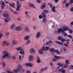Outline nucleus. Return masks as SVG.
I'll return each instance as SVG.
<instances>
[{
  "instance_id": "f257e3e1",
  "label": "nucleus",
  "mask_w": 73,
  "mask_h": 73,
  "mask_svg": "<svg viewBox=\"0 0 73 73\" xmlns=\"http://www.w3.org/2000/svg\"><path fill=\"white\" fill-rule=\"evenodd\" d=\"M63 28H64L62 29V31H61V32L62 33L65 32V31H69V28L67 27L66 26H63Z\"/></svg>"
},
{
  "instance_id": "f03ea898",
  "label": "nucleus",
  "mask_w": 73,
  "mask_h": 73,
  "mask_svg": "<svg viewBox=\"0 0 73 73\" xmlns=\"http://www.w3.org/2000/svg\"><path fill=\"white\" fill-rule=\"evenodd\" d=\"M17 7L16 8V10L17 11H19V9H20V8L21 7V5L19 4V1H17Z\"/></svg>"
},
{
  "instance_id": "7ed1b4c3",
  "label": "nucleus",
  "mask_w": 73,
  "mask_h": 73,
  "mask_svg": "<svg viewBox=\"0 0 73 73\" xmlns=\"http://www.w3.org/2000/svg\"><path fill=\"white\" fill-rule=\"evenodd\" d=\"M3 54H4L3 56L2 57V58H4L5 57H7L9 55V54L8 53V52L6 51H4L2 52Z\"/></svg>"
},
{
  "instance_id": "20e7f679",
  "label": "nucleus",
  "mask_w": 73,
  "mask_h": 73,
  "mask_svg": "<svg viewBox=\"0 0 73 73\" xmlns=\"http://www.w3.org/2000/svg\"><path fill=\"white\" fill-rule=\"evenodd\" d=\"M3 16L4 17H9V14L7 13V11H4L3 12Z\"/></svg>"
},
{
  "instance_id": "39448f33",
  "label": "nucleus",
  "mask_w": 73,
  "mask_h": 73,
  "mask_svg": "<svg viewBox=\"0 0 73 73\" xmlns=\"http://www.w3.org/2000/svg\"><path fill=\"white\" fill-rule=\"evenodd\" d=\"M54 58L52 59V60L53 61H57L58 59H60L61 57L56 55L54 56ZM58 58V59H57Z\"/></svg>"
},
{
  "instance_id": "423d86ee",
  "label": "nucleus",
  "mask_w": 73,
  "mask_h": 73,
  "mask_svg": "<svg viewBox=\"0 0 73 73\" xmlns=\"http://www.w3.org/2000/svg\"><path fill=\"white\" fill-rule=\"evenodd\" d=\"M22 66L21 65H19L17 68L18 72H20L21 70V69H22Z\"/></svg>"
},
{
  "instance_id": "0eeeda50",
  "label": "nucleus",
  "mask_w": 73,
  "mask_h": 73,
  "mask_svg": "<svg viewBox=\"0 0 73 73\" xmlns=\"http://www.w3.org/2000/svg\"><path fill=\"white\" fill-rule=\"evenodd\" d=\"M23 29V28L21 26H18L15 28V30L17 31H20Z\"/></svg>"
},
{
  "instance_id": "6e6552de",
  "label": "nucleus",
  "mask_w": 73,
  "mask_h": 73,
  "mask_svg": "<svg viewBox=\"0 0 73 73\" xmlns=\"http://www.w3.org/2000/svg\"><path fill=\"white\" fill-rule=\"evenodd\" d=\"M50 48L49 46H46L45 47L44 46V45L42 47V49H43L44 50V51H46L50 49Z\"/></svg>"
},
{
  "instance_id": "1a4fd4ad",
  "label": "nucleus",
  "mask_w": 73,
  "mask_h": 73,
  "mask_svg": "<svg viewBox=\"0 0 73 73\" xmlns=\"http://www.w3.org/2000/svg\"><path fill=\"white\" fill-rule=\"evenodd\" d=\"M9 45V44L6 41H4L2 43V46H8Z\"/></svg>"
},
{
  "instance_id": "9d476101",
  "label": "nucleus",
  "mask_w": 73,
  "mask_h": 73,
  "mask_svg": "<svg viewBox=\"0 0 73 73\" xmlns=\"http://www.w3.org/2000/svg\"><path fill=\"white\" fill-rule=\"evenodd\" d=\"M25 65L26 66H29L30 68H31L33 66V64L31 63H26Z\"/></svg>"
},
{
  "instance_id": "9b49d317",
  "label": "nucleus",
  "mask_w": 73,
  "mask_h": 73,
  "mask_svg": "<svg viewBox=\"0 0 73 73\" xmlns=\"http://www.w3.org/2000/svg\"><path fill=\"white\" fill-rule=\"evenodd\" d=\"M41 35V33L40 32H39L37 33H36V38H38L39 37H40V35Z\"/></svg>"
},
{
  "instance_id": "f8f14e48",
  "label": "nucleus",
  "mask_w": 73,
  "mask_h": 73,
  "mask_svg": "<svg viewBox=\"0 0 73 73\" xmlns=\"http://www.w3.org/2000/svg\"><path fill=\"white\" fill-rule=\"evenodd\" d=\"M38 52L40 54H42L44 53V49L42 48L38 50Z\"/></svg>"
},
{
  "instance_id": "ddd939ff",
  "label": "nucleus",
  "mask_w": 73,
  "mask_h": 73,
  "mask_svg": "<svg viewBox=\"0 0 73 73\" xmlns=\"http://www.w3.org/2000/svg\"><path fill=\"white\" fill-rule=\"evenodd\" d=\"M5 3L4 2L2 1H1V8L2 9H4V7H5Z\"/></svg>"
},
{
  "instance_id": "4468645a",
  "label": "nucleus",
  "mask_w": 73,
  "mask_h": 73,
  "mask_svg": "<svg viewBox=\"0 0 73 73\" xmlns=\"http://www.w3.org/2000/svg\"><path fill=\"white\" fill-rule=\"evenodd\" d=\"M9 20H10V18H9V17H7L5 19V23H8V22L9 21Z\"/></svg>"
},
{
  "instance_id": "2eb2a0df",
  "label": "nucleus",
  "mask_w": 73,
  "mask_h": 73,
  "mask_svg": "<svg viewBox=\"0 0 73 73\" xmlns=\"http://www.w3.org/2000/svg\"><path fill=\"white\" fill-rule=\"evenodd\" d=\"M30 52L31 54H33L35 53V50L33 48H31L30 50Z\"/></svg>"
},
{
  "instance_id": "dca6fc26",
  "label": "nucleus",
  "mask_w": 73,
  "mask_h": 73,
  "mask_svg": "<svg viewBox=\"0 0 73 73\" xmlns=\"http://www.w3.org/2000/svg\"><path fill=\"white\" fill-rule=\"evenodd\" d=\"M30 38V36L29 35H27L25 36L24 40H28Z\"/></svg>"
},
{
  "instance_id": "f3484780",
  "label": "nucleus",
  "mask_w": 73,
  "mask_h": 73,
  "mask_svg": "<svg viewBox=\"0 0 73 73\" xmlns=\"http://www.w3.org/2000/svg\"><path fill=\"white\" fill-rule=\"evenodd\" d=\"M33 60V56L32 55H30L29 57V61H32Z\"/></svg>"
},
{
  "instance_id": "a211bd4d",
  "label": "nucleus",
  "mask_w": 73,
  "mask_h": 73,
  "mask_svg": "<svg viewBox=\"0 0 73 73\" xmlns=\"http://www.w3.org/2000/svg\"><path fill=\"white\" fill-rule=\"evenodd\" d=\"M16 50L17 51H21L22 50V47H19L16 48Z\"/></svg>"
},
{
  "instance_id": "6ab92c4d",
  "label": "nucleus",
  "mask_w": 73,
  "mask_h": 73,
  "mask_svg": "<svg viewBox=\"0 0 73 73\" xmlns=\"http://www.w3.org/2000/svg\"><path fill=\"white\" fill-rule=\"evenodd\" d=\"M12 43L13 44H14L15 45L16 44H17V41L15 39H14L12 41Z\"/></svg>"
},
{
  "instance_id": "aec40b11",
  "label": "nucleus",
  "mask_w": 73,
  "mask_h": 73,
  "mask_svg": "<svg viewBox=\"0 0 73 73\" xmlns=\"http://www.w3.org/2000/svg\"><path fill=\"white\" fill-rule=\"evenodd\" d=\"M55 42H56V43L57 44H59V45H64V44L63 43L61 42H60L59 41H56Z\"/></svg>"
},
{
  "instance_id": "412c9836",
  "label": "nucleus",
  "mask_w": 73,
  "mask_h": 73,
  "mask_svg": "<svg viewBox=\"0 0 73 73\" xmlns=\"http://www.w3.org/2000/svg\"><path fill=\"white\" fill-rule=\"evenodd\" d=\"M16 27V25L15 24H13L11 26V29H13L14 28H15Z\"/></svg>"
},
{
  "instance_id": "4be33fe9",
  "label": "nucleus",
  "mask_w": 73,
  "mask_h": 73,
  "mask_svg": "<svg viewBox=\"0 0 73 73\" xmlns=\"http://www.w3.org/2000/svg\"><path fill=\"white\" fill-rule=\"evenodd\" d=\"M37 63H40L41 62V60H40V58L38 56H37Z\"/></svg>"
},
{
  "instance_id": "5701e85b",
  "label": "nucleus",
  "mask_w": 73,
  "mask_h": 73,
  "mask_svg": "<svg viewBox=\"0 0 73 73\" xmlns=\"http://www.w3.org/2000/svg\"><path fill=\"white\" fill-rule=\"evenodd\" d=\"M25 31L26 32H29V29L28 27H26L25 29Z\"/></svg>"
},
{
  "instance_id": "b1692460",
  "label": "nucleus",
  "mask_w": 73,
  "mask_h": 73,
  "mask_svg": "<svg viewBox=\"0 0 73 73\" xmlns=\"http://www.w3.org/2000/svg\"><path fill=\"white\" fill-rule=\"evenodd\" d=\"M20 54H24V53H25V52L24 51V50H22L20 52Z\"/></svg>"
},
{
  "instance_id": "393cba45",
  "label": "nucleus",
  "mask_w": 73,
  "mask_h": 73,
  "mask_svg": "<svg viewBox=\"0 0 73 73\" xmlns=\"http://www.w3.org/2000/svg\"><path fill=\"white\" fill-rule=\"evenodd\" d=\"M54 51H55V50L53 48H51L50 49V51L51 53H54Z\"/></svg>"
},
{
  "instance_id": "a878e982",
  "label": "nucleus",
  "mask_w": 73,
  "mask_h": 73,
  "mask_svg": "<svg viewBox=\"0 0 73 73\" xmlns=\"http://www.w3.org/2000/svg\"><path fill=\"white\" fill-rule=\"evenodd\" d=\"M31 42V40H28L26 42V44L28 45V44H29Z\"/></svg>"
},
{
  "instance_id": "bb28decb",
  "label": "nucleus",
  "mask_w": 73,
  "mask_h": 73,
  "mask_svg": "<svg viewBox=\"0 0 73 73\" xmlns=\"http://www.w3.org/2000/svg\"><path fill=\"white\" fill-rule=\"evenodd\" d=\"M42 14L43 17V18L45 19V18L46 17V15L44 13H42Z\"/></svg>"
},
{
  "instance_id": "cd10ccee",
  "label": "nucleus",
  "mask_w": 73,
  "mask_h": 73,
  "mask_svg": "<svg viewBox=\"0 0 73 73\" xmlns=\"http://www.w3.org/2000/svg\"><path fill=\"white\" fill-rule=\"evenodd\" d=\"M52 12H55V6H53L52 7Z\"/></svg>"
},
{
  "instance_id": "c85d7f7f",
  "label": "nucleus",
  "mask_w": 73,
  "mask_h": 73,
  "mask_svg": "<svg viewBox=\"0 0 73 73\" xmlns=\"http://www.w3.org/2000/svg\"><path fill=\"white\" fill-rule=\"evenodd\" d=\"M45 7V4H44L42 5L41 6V9H44V8Z\"/></svg>"
},
{
  "instance_id": "c756f323",
  "label": "nucleus",
  "mask_w": 73,
  "mask_h": 73,
  "mask_svg": "<svg viewBox=\"0 0 73 73\" xmlns=\"http://www.w3.org/2000/svg\"><path fill=\"white\" fill-rule=\"evenodd\" d=\"M62 36H59L57 38L58 40H62Z\"/></svg>"
},
{
  "instance_id": "7c9ffc66",
  "label": "nucleus",
  "mask_w": 73,
  "mask_h": 73,
  "mask_svg": "<svg viewBox=\"0 0 73 73\" xmlns=\"http://www.w3.org/2000/svg\"><path fill=\"white\" fill-rule=\"evenodd\" d=\"M55 52L56 53H57V54H60V52L58 51V50H55Z\"/></svg>"
},
{
  "instance_id": "2f4dec72",
  "label": "nucleus",
  "mask_w": 73,
  "mask_h": 73,
  "mask_svg": "<svg viewBox=\"0 0 73 73\" xmlns=\"http://www.w3.org/2000/svg\"><path fill=\"white\" fill-rule=\"evenodd\" d=\"M47 69H48V67H46L42 69V71H44V70H46Z\"/></svg>"
},
{
  "instance_id": "473e14b6",
  "label": "nucleus",
  "mask_w": 73,
  "mask_h": 73,
  "mask_svg": "<svg viewBox=\"0 0 73 73\" xmlns=\"http://www.w3.org/2000/svg\"><path fill=\"white\" fill-rule=\"evenodd\" d=\"M66 41V39L64 38H62V40H61V42H64Z\"/></svg>"
},
{
  "instance_id": "72a5a7b5",
  "label": "nucleus",
  "mask_w": 73,
  "mask_h": 73,
  "mask_svg": "<svg viewBox=\"0 0 73 73\" xmlns=\"http://www.w3.org/2000/svg\"><path fill=\"white\" fill-rule=\"evenodd\" d=\"M48 10L46 9H44V10L43 13H48Z\"/></svg>"
},
{
  "instance_id": "f704fd0d",
  "label": "nucleus",
  "mask_w": 73,
  "mask_h": 73,
  "mask_svg": "<svg viewBox=\"0 0 73 73\" xmlns=\"http://www.w3.org/2000/svg\"><path fill=\"white\" fill-rule=\"evenodd\" d=\"M62 29L61 28H60L59 29L58 31V33H60L61 32V31H62Z\"/></svg>"
},
{
  "instance_id": "c9c22d12",
  "label": "nucleus",
  "mask_w": 73,
  "mask_h": 73,
  "mask_svg": "<svg viewBox=\"0 0 73 73\" xmlns=\"http://www.w3.org/2000/svg\"><path fill=\"white\" fill-rule=\"evenodd\" d=\"M9 5H10V7H12V8H15V6L13 5L12 4H11L9 2Z\"/></svg>"
},
{
  "instance_id": "e433bc0d",
  "label": "nucleus",
  "mask_w": 73,
  "mask_h": 73,
  "mask_svg": "<svg viewBox=\"0 0 73 73\" xmlns=\"http://www.w3.org/2000/svg\"><path fill=\"white\" fill-rule=\"evenodd\" d=\"M64 34V37H66L68 36V33H64V32L63 33Z\"/></svg>"
},
{
  "instance_id": "4c0bfd02",
  "label": "nucleus",
  "mask_w": 73,
  "mask_h": 73,
  "mask_svg": "<svg viewBox=\"0 0 73 73\" xmlns=\"http://www.w3.org/2000/svg\"><path fill=\"white\" fill-rule=\"evenodd\" d=\"M69 3H66V8H68V7H69Z\"/></svg>"
},
{
  "instance_id": "58836bf2",
  "label": "nucleus",
  "mask_w": 73,
  "mask_h": 73,
  "mask_svg": "<svg viewBox=\"0 0 73 73\" xmlns=\"http://www.w3.org/2000/svg\"><path fill=\"white\" fill-rule=\"evenodd\" d=\"M57 65H58V66H63V65L60 63H58L57 64Z\"/></svg>"
},
{
  "instance_id": "ea45409f",
  "label": "nucleus",
  "mask_w": 73,
  "mask_h": 73,
  "mask_svg": "<svg viewBox=\"0 0 73 73\" xmlns=\"http://www.w3.org/2000/svg\"><path fill=\"white\" fill-rule=\"evenodd\" d=\"M13 72H14L15 73H17L18 72V71H17V69H14L13 70Z\"/></svg>"
},
{
  "instance_id": "a19ab883",
  "label": "nucleus",
  "mask_w": 73,
  "mask_h": 73,
  "mask_svg": "<svg viewBox=\"0 0 73 73\" xmlns=\"http://www.w3.org/2000/svg\"><path fill=\"white\" fill-rule=\"evenodd\" d=\"M43 22L44 24H45L46 22V20L45 19H43Z\"/></svg>"
},
{
  "instance_id": "79ce46f5",
  "label": "nucleus",
  "mask_w": 73,
  "mask_h": 73,
  "mask_svg": "<svg viewBox=\"0 0 73 73\" xmlns=\"http://www.w3.org/2000/svg\"><path fill=\"white\" fill-rule=\"evenodd\" d=\"M9 35V33L8 32H6L5 33V35L6 36H8Z\"/></svg>"
},
{
  "instance_id": "37998d69",
  "label": "nucleus",
  "mask_w": 73,
  "mask_h": 73,
  "mask_svg": "<svg viewBox=\"0 0 73 73\" xmlns=\"http://www.w3.org/2000/svg\"><path fill=\"white\" fill-rule=\"evenodd\" d=\"M11 58L13 60H15L16 59V57L15 56H11Z\"/></svg>"
},
{
  "instance_id": "c03bdc74",
  "label": "nucleus",
  "mask_w": 73,
  "mask_h": 73,
  "mask_svg": "<svg viewBox=\"0 0 73 73\" xmlns=\"http://www.w3.org/2000/svg\"><path fill=\"white\" fill-rule=\"evenodd\" d=\"M3 33L0 34V39L1 38L3 37Z\"/></svg>"
},
{
  "instance_id": "a18cd8bd",
  "label": "nucleus",
  "mask_w": 73,
  "mask_h": 73,
  "mask_svg": "<svg viewBox=\"0 0 73 73\" xmlns=\"http://www.w3.org/2000/svg\"><path fill=\"white\" fill-rule=\"evenodd\" d=\"M69 68L70 69H73V66L72 65V66H71L69 67Z\"/></svg>"
},
{
  "instance_id": "49530a36",
  "label": "nucleus",
  "mask_w": 73,
  "mask_h": 73,
  "mask_svg": "<svg viewBox=\"0 0 73 73\" xmlns=\"http://www.w3.org/2000/svg\"><path fill=\"white\" fill-rule=\"evenodd\" d=\"M38 18L39 19H42V16L41 15H40L38 16Z\"/></svg>"
},
{
  "instance_id": "de8ad7c7",
  "label": "nucleus",
  "mask_w": 73,
  "mask_h": 73,
  "mask_svg": "<svg viewBox=\"0 0 73 73\" xmlns=\"http://www.w3.org/2000/svg\"><path fill=\"white\" fill-rule=\"evenodd\" d=\"M70 1L69 2V3L70 4H73V0H70Z\"/></svg>"
},
{
  "instance_id": "09e8293b",
  "label": "nucleus",
  "mask_w": 73,
  "mask_h": 73,
  "mask_svg": "<svg viewBox=\"0 0 73 73\" xmlns=\"http://www.w3.org/2000/svg\"><path fill=\"white\" fill-rule=\"evenodd\" d=\"M11 55H9V54L8 55L6 56L7 57V58H11Z\"/></svg>"
},
{
  "instance_id": "8fccbe9b",
  "label": "nucleus",
  "mask_w": 73,
  "mask_h": 73,
  "mask_svg": "<svg viewBox=\"0 0 73 73\" xmlns=\"http://www.w3.org/2000/svg\"><path fill=\"white\" fill-rule=\"evenodd\" d=\"M66 3V1L64 0L63 1V2L62 3V4H65V3Z\"/></svg>"
},
{
  "instance_id": "3c124183",
  "label": "nucleus",
  "mask_w": 73,
  "mask_h": 73,
  "mask_svg": "<svg viewBox=\"0 0 73 73\" xmlns=\"http://www.w3.org/2000/svg\"><path fill=\"white\" fill-rule=\"evenodd\" d=\"M34 5H33V4H29V6H30V7H33V6Z\"/></svg>"
},
{
  "instance_id": "603ef678",
  "label": "nucleus",
  "mask_w": 73,
  "mask_h": 73,
  "mask_svg": "<svg viewBox=\"0 0 73 73\" xmlns=\"http://www.w3.org/2000/svg\"><path fill=\"white\" fill-rule=\"evenodd\" d=\"M36 2L38 3H41V1H40V0H36Z\"/></svg>"
},
{
  "instance_id": "864d4df0",
  "label": "nucleus",
  "mask_w": 73,
  "mask_h": 73,
  "mask_svg": "<svg viewBox=\"0 0 73 73\" xmlns=\"http://www.w3.org/2000/svg\"><path fill=\"white\" fill-rule=\"evenodd\" d=\"M70 10L71 12H73V7L70 9Z\"/></svg>"
},
{
  "instance_id": "5fc2aeb1",
  "label": "nucleus",
  "mask_w": 73,
  "mask_h": 73,
  "mask_svg": "<svg viewBox=\"0 0 73 73\" xmlns=\"http://www.w3.org/2000/svg\"><path fill=\"white\" fill-rule=\"evenodd\" d=\"M33 29L34 30H35V29H36V26H34L33 27Z\"/></svg>"
},
{
  "instance_id": "6e6d98bb",
  "label": "nucleus",
  "mask_w": 73,
  "mask_h": 73,
  "mask_svg": "<svg viewBox=\"0 0 73 73\" xmlns=\"http://www.w3.org/2000/svg\"><path fill=\"white\" fill-rule=\"evenodd\" d=\"M62 72V73H65V70L63 69Z\"/></svg>"
},
{
  "instance_id": "4d7b16f0",
  "label": "nucleus",
  "mask_w": 73,
  "mask_h": 73,
  "mask_svg": "<svg viewBox=\"0 0 73 73\" xmlns=\"http://www.w3.org/2000/svg\"><path fill=\"white\" fill-rule=\"evenodd\" d=\"M69 33H72V31L70 30V29H69Z\"/></svg>"
},
{
  "instance_id": "13d9d810",
  "label": "nucleus",
  "mask_w": 73,
  "mask_h": 73,
  "mask_svg": "<svg viewBox=\"0 0 73 73\" xmlns=\"http://www.w3.org/2000/svg\"><path fill=\"white\" fill-rule=\"evenodd\" d=\"M63 69L62 68L58 70V72H62Z\"/></svg>"
},
{
  "instance_id": "bf43d9fd",
  "label": "nucleus",
  "mask_w": 73,
  "mask_h": 73,
  "mask_svg": "<svg viewBox=\"0 0 73 73\" xmlns=\"http://www.w3.org/2000/svg\"><path fill=\"white\" fill-rule=\"evenodd\" d=\"M67 66H68V64H66V65L63 67V68H66Z\"/></svg>"
},
{
  "instance_id": "052dcab7",
  "label": "nucleus",
  "mask_w": 73,
  "mask_h": 73,
  "mask_svg": "<svg viewBox=\"0 0 73 73\" xmlns=\"http://www.w3.org/2000/svg\"><path fill=\"white\" fill-rule=\"evenodd\" d=\"M48 5H50V7H52V5L50 3H48Z\"/></svg>"
},
{
  "instance_id": "680f3d73",
  "label": "nucleus",
  "mask_w": 73,
  "mask_h": 73,
  "mask_svg": "<svg viewBox=\"0 0 73 73\" xmlns=\"http://www.w3.org/2000/svg\"><path fill=\"white\" fill-rule=\"evenodd\" d=\"M65 61L66 64H69V61H68V60H66Z\"/></svg>"
},
{
  "instance_id": "e2e57ef3",
  "label": "nucleus",
  "mask_w": 73,
  "mask_h": 73,
  "mask_svg": "<svg viewBox=\"0 0 73 73\" xmlns=\"http://www.w3.org/2000/svg\"><path fill=\"white\" fill-rule=\"evenodd\" d=\"M68 37H70V38H72V36H71V35H68Z\"/></svg>"
},
{
  "instance_id": "0e129e2a",
  "label": "nucleus",
  "mask_w": 73,
  "mask_h": 73,
  "mask_svg": "<svg viewBox=\"0 0 73 73\" xmlns=\"http://www.w3.org/2000/svg\"><path fill=\"white\" fill-rule=\"evenodd\" d=\"M48 42L49 44L51 43H53V42L52 41V40H50L48 41Z\"/></svg>"
},
{
  "instance_id": "69168bd1",
  "label": "nucleus",
  "mask_w": 73,
  "mask_h": 73,
  "mask_svg": "<svg viewBox=\"0 0 73 73\" xmlns=\"http://www.w3.org/2000/svg\"><path fill=\"white\" fill-rule=\"evenodd\" d=\"M7 73H14L13 72H12V71L10 72L9 71H7Z\"/></svg>"
},
{
  "instance_id": "338daca9",
  "label": "nucleus",
  "mask_w": 73,
  "mask_h": 73,
  "mask_svg": "<svg viewBox=\"0 0 73 73\" xmlns=\"http://www.w3.org/2000/svg\"><path fill=\"white\" fill-rule=\"evenodd\" d=\"M26 73H31V71H30L28 70L26 72Z\"/></svg>"
},
{
  "instance_id": "774afa93",
  "label": "nucleus",
  "mask_w": 73,
  "mask_h": 73,
  "mask_svg": "<svg viewBox=\"0 0 73 73\" xmlns=\"http://www.w3.org/2000/svg\"><path fill=\"white\" fill-rule=\"evenodd\" d=\"M49 43L48 42H46L45 43L46 45H49Z\"/></svg>"
}]
</instances>
